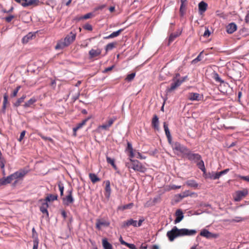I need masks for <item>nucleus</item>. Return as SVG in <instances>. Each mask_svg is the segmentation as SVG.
<instances>
[{"label": "nucleus", "mask_w": 249, "mask_h": 249, "mask_svg": "<svg viewBox=\"0 0 249 249\" xmlns=\"http://www.w3.org/2000/svg\"><path fill=\"white\" fill-rule=\"evenodd\" d=\"M196 233V230H190L185 228L179 229L177 226H174L171 230L167 231L166 235L170 241H173L177 237L184 236H193Z\"/></svg>", "instance_id": "1"}, {"label": "nucleus", "mask_w": 249, "mask_h": 249, "mask_svg": "<svg viewBox=\"0 0 249 249\" xmlns=\"http://www.w3.org/2000/svg\"><path fill=\"white\" fill-rule=\"evenodd\" d=\"M135 157H129L125 161V166L128 168L132 169L134 171L144 173L146 168L137 160L135 159Z\"/></svg>", "instance_id": "2"}, {"label": "nucleus", "mask_w": 249, "mask_h": 249, "mask_svg": "<svg viewBox=\"0 0 249 249\" xmlns=\"http://www.w3.org/2000/svg\"><path fill=\"white\" fill-rule=\"evenodd\" d=\"M173 149L177 153L183 154V156H200L198 154L192 153L191 151L184 145L178 142H175L172 143Z\"/></svg>", "instance_id": "3"}, {"label": "nucleus", "mask_w": 249, "mask_h": 249, "mask_svg": "<svg viewBox=\"0 0 249 249\" xmlns=\"http://www.w3.org/2000/svg\"><path fill=\"white\" fill-rule=\"evenodd\" d=\"M190 160L195 162L198 168L200 169L203 173H206V170L203 160L201 159V157H187Z\"/></svg>", "instance_id": "4"}, {"label": "nucleus", "mask_w": 249, "mask_h": 249, "mask_svg": "<svg viewBox=\"0 0 249 249\" xmlns=\"http://www.w3.org/2000/svg\"><path fill=\"white\" fill-rule=\"evenodd\" d=\"M68 195L62 198L63 204L65 206H69L71 204L74 202V199L72 196V189H69L67 191Z\"/></svg>", "instance_id": "5"}, {"label": "nucleus", "mask_w": 249, "mask_h": 249, "mask_svg": "<svg viewBox=\"0 0 249 249\" xmlns=\"http://www.w3.org/2000/svg\"><path fill=\"white\" fill-rule=\"evenodd\" d=\"M116 120V117H113L109 119L107 123L103 124L97 127V131L100 132L102 130H108L109 127L112 125L115 121Z\"/></svg>", "instance_id": "6"}, {"label": "nucleus", "mask_w": 249, "mask_h": 249, "mask_svg": "<svg viewBox=\"0 0 249 249\" xmlns=\"http://www.w3.org/2000/svg\"><path fill=\"white\" fill-rule=\"evenodd\" d=\"M249 192L247 189H244L242 190L237 191L235 193V196L234 197L235 201L239 202L241 200L248 195Z\"/></svg>", "instance_id": "7"}, {"label": "nucleus", "mask_w": 249, "mask_h": 249, "mask_svg": "<svg viewBox=\"0 0 249 249\" xmlns=\"http://www.w3.org/2000/svg\"><path fill=\"white\" fill-rule=\"evenodd\" d=\"M76 34L72 31L69 34L67 35L64 39V41L66 44L69 46L72 43L75 39Z\"/></svg>", "instance_id": "8"}, {"label": "nucleus", "mask_w": 249, "mask_h": 249, "mask_svg": "<svg viewBox=\"0 0 249 249\" xmlns=\"http://www.w3.org/2000/svg\"><path fill=\"white\" fill-rule=\"evenodd\" d=\"M32 237L33 240V249H38L39 244V239L38 238V234L36 232L35 228H33L32 230Z\"/></svg>", "instance_id": "9"}, {"label": "nucleus", "mask_w": 249, "mask_h": 249, "mask_svg": "<svg viewBox=\"0 0 249 249\" xmlns=\"http://www.w3.org/2000/svg\"><path fill=\"white\" fill-rule=\"evenodd\" d=\"M203 99V95H200L198 93H190L188 96V99L190 101H200Z\"/></svg>", "instance_id": "10"}, {"label": "nucleus", "mask_w": 249, "mask_h": 249, "mask_svg": "<svg viewBox=\"0 0 249 249\" xmlns=\"http://www.w3.org/2000/svg\"><path fill=\"white\" fill-rule=\"evenodd\" d=\"M198 12L200 15H202L207 10L208 4L204 1H200L198 4Z\"/></svg>", "instance_id": "11"}, {"label": "nucleus", "mask_w": 249, "mask_h": 249, "mask_svg": "<svg viewBox=\"0 0 249 249\" xmlns=\"http://www.w3.org/2000/svg\"><path fill=\"white\" fill-rule=\"evenodd\" d=\"M28 172V171L27 170L21 169L13 173V175L15 179H19L24 177Z\"/></svg>", "instance_id": "12"}, {"label": "nucleus", "mask_w": 249, "mask_h": 249, "mask_svg": "<svg viewBox=\"0 0 249 249\" xmlns=\"http://www.w3.org/2000/svg\"><path fill=\"white\" fill-rule=\"evenodd\" d=\"M175 214L176 218L174 221V223L177 224L183 219L184 215L182 211L180 209L177 210Z\"/></svg>", "instance_id": "13"}, {"label": "nucleus", "mask_w": 249, "mask_h": 249, "mask_svg": "<svg viewBox=\"0 0 249 249\" xmlns=\"http://www.w3.org/2000/svg\"><path fill=\"white\" fill-rule=\"evenodd\" d=\"M110 225V222L107 221H101L99 219L96 220V228L98 230H100L101 226L108 227Z\"/></svg>", "instance_id": "14"}, {"label": "nucleus", "mask_w": 249, "mask_h": 249, "mask_svg": "<svg viewBox=\"0 0 249 249\" xmlns=\"http://www.w3.org/2000/svg\"><path fill=\"white\" fill-rule=\"evenodd\" d=\"M237 28L236 24L234 22L229 23L226 26V31L228 34H231L234 33Z\"/></svg>", "instance_id": "15"}, {"label": "nucleus", "mask_w": 249, "mask_h": 249, "mask_svg": "<svg viewBox=\"0 0 249 249\" xmlns=\"http://www.w3.org/2000/svg\"><path fill=\"white\" fill-rule=\"evenodd\" d=\"M180 85V82H179L178 80H177L176 81H173V83H171L170 87L167 88L166 91L167 92H171Z\"/></svg>", "instance_id": "16"}, {"label": "nucleus", "mask_w": 249, "mask_h": 249, "mask_svg": "<svg viewBox=\"0 0 249 249\" xmlns=\"http://www.w3.org/2000/svg\"><path fill=\"white\" fill-rule=\"evenodd\" d=\"M152 126L154 129L159 131V119L157 115H154L152 120Z\"/></svg>", "instance_id": "17"}, {"label": "nucleus", "mask_w": 249, "mask_h": 249, "mask_svg": "<svg viewBox=\"0 0 249 249\" xmlns=\"http://www.w3.org/2000/svg\"><path fill=\"white\" fill-rule=\"evenodd\" d=\"M124 30V29H123V28L120 29L119 30H118L116 31L113 32L109 35L106 36H104L103 37V38L104 39H108L116 37L119 36L120 35V34L121 33V32H123Z\"/></svg>", "instance_id": "18"}, {"label": "nucleus", "mask_w": 249, "mask_h": 249, "mask_svg": "<svg viewBox=\"0 0 249 249\" xmlns=\"http://www.w3.org/2000/svg\"><path fill=\"white\" fill-rule=\"evenodd\" d=\"M101 50L100 49L97 50L91 49L89 53V58H93L99 56L101 53Z\"/></svg>", "instance_id": "19"}, {"label": "nucleus", "mask_w": 249, "mask_h": 249, "mask_svg": "<svg viewBox=\"0 0 249 249\" xmlns=\"http://www.w3.org/2000/svg\"><path fill=\"white\" fill-rule=\"evenodd\" d=\"M133 226L134 227H137V220H135L132 218L127 220L126 221H124L123 223V227L124 228L125 227H129L130 226Z\"/></svg>", "instance_id": "20"}, {"label": "nucleus", "mask_w": 249, "mask_h": 249, "mask_svg": "<svg viewBox=\"0 0 249 249\" xmlns=\"http://www.w3.org/2000/svg\"><path fill=\"white\" fill-rule=\"evenodd\" d=\"M106 187H105V196L107 198H108L110 197L111 189L110 188V183L109 180H107L105 181Z\"/></svg>", "instance_id": "21"}, {"label": "nucleus", "mask_w": 249, "mask_h": 249, "mask_svg": "<svg viewBox=\"0 0 249 249\" xmlns=\"http://www.w3.org/2000/svg\"><path fill=\"white\" fill-rule=\"evenodd\" d=\"M125 152L127 154H129L128 156H134L133 148L130 142H127Z\"/></svg>", "instance_id": "22"}, {"label": "nucleus", "mask_w": 249, "mask_h": 249, "mask_svg": "<svg viewBox=\"0 0 249 249\" xmlns=\"http://www.w3.org/2000/svg\"><path fill=\"white\" fill-rule=\"evenodd\" d=\"M49 207L48 203L44 201L42 203V205L40 207V211L43 213L46 214L47 216H49V213L47 208Z\"/></svg>", "instance_id": "23"}, {"label": "nucleus", "mask_w": 249, "mask_h": 249, "mask_svg": "<svg viewBox=\"0 0 249 249\" xmlns=\"http://www.w3.org/2000/svg\"><path fill=\"white\" fill-rule=\"evenodd\" d=\"M35 36V33L30 32L22 38V41L23 43H27L29 40L33 38V36Z\"/></svg>", "instance_id": "24"}, {"label": "nucleus", "mask_w": 249, "mask_h": 249, "mask_svg": "<svg viewBox=\"0 0 249 249\" xmlns=\"http://www.w3.org/2000/svg\"><path fill=\"white\" fill-rule=\"evenodd\" d=\"M39 2V0H29L28 2L22 3L21 5L24 7H26L34 4L35 5H37Z\"/></svg>", "instance_id": "25"}, {"label": "nucleus", "mask_w": 249, "mask_h": 249, "mask_svg": "<svg viewBox=\"0 0 249 249\" xmlns=\"http://www.w3.org/2000/svg\"><path fill=\"white\" fill-rule=\"evenodd\" d=\"M68 45L66 44L65 42L63 40H59L57 42L56 46H55V50H62L66 47H67Z\"/></svg>", "instance_id": "26"}, {"label": "nucleus", "mask_w": 249, "mask_h": 249, "mask_svg": "<svg viewBox=\"0 0 249 249\" xmlns=\"http://www.w3.org/2000/svg\"><path fill=\"white\" fill-rule=\"evenodd\" d=\"M37 100L36 97H33L29 99L28 101L26 102L25 104L23 105V107L25 108L30 107L32 105H33L36 102Z\"/></svg>", "instance_id": "27"}, {"label": "nucleus", "mask_w": 249, "mask_h": 249, "mask_svg": "<svg viewBox=\"0 0 249 249\" xmlns=\"http://www.w3.org/2000/svg\"><path fill=\"white\" fill-rule=\"evenodd\" d=\"M57 197L58 196L57 195L49 194L46 197V198L44 200H43V201H45L47 203H48V202L53 201L54 200H57Z\"/></svg>", "instance_id": "28"}, {"label": "nucleus", "mask_w": 249, "mask_h": 249, "mask_svg": "<svg viewBox=\"0 0 249 249\" xmlns=\"http://www.w3.org/2000/svg\"><path fill=\"white\" fill-rule=\"evenodd\" d=\"M212 235V233L206 229H203L200 233V235L205 237L207 238L211 237Z\"/></svg>", "instance_id": "29"}, {"label": "nucleus", "mask_w": 249, "mask_h": 249, "mask_svg": "<svg viewBox=\"0 0 249 249\" xmlns=\"http://www.w3.org/2000/svg\"><path fill=\"white\" fill-rule=\"evenodd\" d=\"M102 244L104 249H112V245L108 242L107 238L103 239Z\"/></svg>", "instance_id": "30"}, {"label": "nucleus", "mask_w": 249, "mask_h": 249, "mask_svg": "<svg viewBox=\"0 0 249 249\" xmlns=\"http://www.w3.org/2000/svg\"><path fill=\"white\" fill-rule=\"evenodd\" d=\"M26 96L25 94L23 95L20 98L18 99L17 101L13 104L15 107H18L20 106V104L23 102L24 99L26 98Z\"/></svg>", "instance_id": "31"}, {"label": "nucleus", "mask_w": 249, "mask_h": 249, "mask_svg": "<svg viewBox=\"0 0 249 249\" xmlns=\"http://www.w3.org/2000/svg\"><path fill=\"white\" fill-rule=\"evenodd\" d=\"M89 178L91 182L93 183H95L96 182H98L100 180V178H98L97 176L94 173H89Z\"/></svg>", "instance_id": "32"}, {"label": "nucleus", "mask_w": 249, "mask_h": 249, "mask_svg": "<svg viewBox=\"0 0 249 249\" xmlns=\"http://www.w3.org/2000/svg\"><path fill=\"white\" fill-rule=\"evenodd\" d=\"M8 95L7 93H5L3 95V102L2 107L3 112H5L6 104L8 103Z\"/></svg>", "instance_id": "33"}, {"label": "nucleus", "mask_w": 249, "mask_h": 249, "mask_svg": "<svg viewBox=\"0 0 249 249\" xmlns=\"http://www.w3.org/2000/svg\"><path fill=\"white\" fill-rule=\"evenodd\" d=\"M107 161L108 163L111 164L113 168L115 170H118V168L116 164H115V160L114 159L111 158L110 157H107Z\"/></svg>", "instance_id": "34"}, {"label": "nucleus", "mask_w": 249, "mask_h": 249, "mask_svg": "<svg viewBox=\"0 0 249 249\" xmlns=\"http://www.w3.org/2000/svg\"><path fill=\"white\" fill-rule=\"evenodd\" d=\"M186 184L188 186L193 187V188H196L198 186V184L197 182L193 179H190L188 180L186 182Z\"/></svg>", "instance_id": "35"}, {"label": "nucleus", "mask_w": 249, "mask_h": 249, "mask_svg": "<svg viewBox=\"0 0 249 249\" xmlns=\"http://www.w3.org/2000/svg\"><path fill=\"white\" fill-rule=\"evenodd\" d=\"M180 35V33H172L170 36H169V43H168V45H170V44L173 42L175 38H176L177 37H178Z\"/></svg>", "instance_id": "36"}, {"label": "nucleus", "mask_w": 249, "mask_h": 249, "mask_svg": "<svg viewBox=\"0 0 249 249\" xmlns=\"http://www.w3.org/2000/svg\"><path fill=\"white\" fill-rule=\"evenodd\" d=\"M208 177L213 180L217 179L220 178L217 172H212V173H209Z\"/></svg>", "instance_id": "37"}, {"label": "nucleus", "mask_w": 249, "mask_h": 249, "mask_svg": "<svg viewBox=\"0 0 249 249\" xmlns=\"http://www.w3.org/2000/svg\"><path fill=\"white\" fill-rule=\"evenodd\" d=\"M213 78L216 82L220 83V84L225 83L224 81L221 79L219 74L216 72L213 73Z\"/></svg>", "instance_id": "38"}, {"label": "nucleus", "mask_w": 249, "mask_h": 249, "mask_svg": "<svg viewBox=\"0 0 249 249\" xmlns=\"http://www.w3.org/2000/svg\"><path fill=\"white\" fill-rule=\"evenodd\" d=\"M163 128L165 131V135L166 137H169L170 138V136H171L169 129L168 128V125L167 123L165 122L163 123Z\"/></svg>", "instance_id": "39"}, {"label": "nucleus", "mask_w": 249, "mask_h": 249, "mask_svg": "<svg viewBox=\"0 0 249 249\" xmlns=\"http://www.w3.org/2000/svg\"><path fill=\"white\" fill-rule=\"evenodd\" d=\"M115 44L116 43L115 42H111L107 44L105 47L106 51L108 52L112 50L113 48L115 47Z\"/></svg>", "instance_id": "40"}, {"label": "nucleus", "mask_w": 249, "mask_h": 249, "mask_svg": "<svg viewBox=\"0 0 249 249\" xmlns=\"http://www.w3.org/2000/svg\"><path fill=\"white\" fill-rule=\"evenodd\" d=\"M15 176L13 174L7 176L6 178H4L6 184L10 183L14 179H15Z\"/></svg>", "instance_id": "41"}, {"label": "nucleus", "mask_w": 249, "mask_h": 249, "mask_svg": "<svg viewBox=\"0 0 249 249\" xmlns=\"http://www.w3.org/2000/svg\"><path fill=\"white\" fill-rule=\"evenodd\" d=\"M5 163V160L3 157H0V167L3 173H4V166Z\"/></svg>", "instance_id": "42"}, {"label": "nucleus", "mask_w": 249, "mask_h": 249, "mask_svg": "<svg viewBox=\"0 0 249 249\" xmlns=\"http://www.w3.org/2000/svg\"><path fill=\"white\" fill-rule=\"evenodd\" d=\"M203 53V51H202L200 53L197 55V56L194 59H193L192 61V64H196L197 62L201 61L202 59L203 56L202 54Z\"/></svg>", "instance_id": "43"}, {"label": "nucleus", "mask_w": 249, "mask_h": 249, "mask_svg": "<svg viewBox=\"0 0 249 249\" xmlns=\"http://www.w3.org/2000/svg\"><path fill=\"white\" fill-rule=\"evenodd\" d=\"M181 4L179 8V11H185L187 2V0H180Z\"/></svg>", "instance_id": "44"}, {"label": "nucleus", "mask_w": 249, "mask_h": 249, "mask_svg": "<svg viewBox=\"0 0 249 249\" xmlns=\"http://www.w3.org/2000/svg\"><path fill=\"white\" fill-rule=\"evenodd\" d=\"M247 219L246 218H243L241 217L236 216L234 218L231 220V222H240L243 221H245Z\"/></svg>", "instance_id": "45"}, {"label": "nucleus", "mask_w": 249, "mask_h": 249, "mask_svg": "<svg viewBox=\"0 0 249 249\" xmlns=\"http://www.w3.org/2000/svg\"><path fill=\"white\" fill-rule=\"evenodd\" d=\"M136 75L135 72H132L130 74H127L125 80L128 82L131 81L135 77Z\"/></svg>", "instance_id": "46"}, {"label": "nucleus", "mask_w": 249, "mask_h": 249, "mask_svg": "<svg viewBox=\"0 0 249 249\" xmlns=\"http://www.w3.org/2000/svg\"><path fill=\"white\" fill-rule=\"evenodd\" d=\"M90 117H88L84 120H83L81 123H78L76 124V126L80 129L84 125L86 124L87 122L90 119Z\"/></svg>", "instance_id": "47"}, {"label": "nucleus", "mask_w": 249, "mask_h": 249, "mask_svg": "<svg viewBox=\"0 0 249 249\" xmlns=\"http://www.w3.org/2000/svg\"><path fill=\"white\" fill-rule=\"evenodd\" d=\"M20 88V86H17L16 88L13 90L12 93L11 95V97L12 98L16 97L17 95V94Z\"/></svg>", "instance_id": "48"}, {"label": "nucleus", "mask_w": 249, "mask_h": 249, "mask_svg": "<svg viewBox=\"0 0 249 249\" xmlns=\"http://www.w3.org/2000/svg\"><path fill=\"white\" fill-rule=\"evenodd\" d=\"M58 186L59 187V189L60 193V196H62L63 195L64 187L63 184L61 182H59L58 183Z\"/></svg>", "instance_id": "49"}, {"label": "nucleus", "mask_w": 249, "mask_h": 249, "mask_svg": "<svg viewBox=\"0 0 249 249\" xmlns=\"http://www.w3.org/2000/svg\"><path fill=\"white\" fill-rule=\"evenodd\" d=\"M15 18V16L12 15H9L7 17L2 18V19H4L6 22L9 23L11 21V20Z\"/></svg>", "instance_id": "50"}, {"label": "nucleus", "mask_w": 249, "mask_h": 249, "mask_svg": "<svg viewBox=\"0 0 249 249\" xmlns=\"http://www.w3.org/2000/svg\"><path fill=\"white\" fill-rule=\"evenodd\" d=\"M238 142L237 141H234V142H232L230 144H229L228 143H226V146L228 148H231L232 147H234V146H235L237 145L238 144Z\"/></svg>", "instance_id": "51"}, {"label": "nucleus", "mask_w": 249, "mask_h": 249, "mask_svg": "<svg viewBox=\"0 0 249 249\" xmlns=\"http://www.w3.org/2000/svg\"><path fill=\"white\" fill-rule=\"evenodd\" d=\"M83 28L85 30H87L88 31H92V26H91V25H90L89 23H86V24H85L83 26Z\"/></svg>", "instance_id": "52"}, {"label": "nucleus", "mask_w": 249, "mask_h": 249, "mask_svg": "<svg viewBox=\"0 0 249 249\" xmlns=\"http://www.w3.org/2000/svg\"><path fill=\"white\" fill-rule=\"evenodd\" d=\"M133 203H130L129 204H127L124 205L122 207V210H125V209H131L133 207Z\"/></svg>", "instance_id": "53"}, {"label": "nucleus", "mask_w": 249, "mask_h": 249, "mask_svg": "<svg viewBox=\"0 0 249 249\" xmlns=\"http://www.w3.org/2000/svg\"><path fill=\"white\" fill-rule=\"evenodd\" d=\"M230 169L229 168H227L220 172H217V173L219 175V177H220L221 176H223L228 173Z\"/></svg>", "instance_id": "54"}, {"label": "nucleus", "mask_w": 249, "mask_h": 249, "mask_svg": "<svg viewBox=\"0 0 249 249\" xmlns=\"http://www.w3.org/2000/svg\"><path fill=\"white\" fill-rule=\"evenodd\" d=\"M211 33V32L210 31V30H209L208 28H205V31L203 34V36L204 37H208L210 36Z\"/></svg>", "instance_id": "55"}, {"label": "nucleus", "mask_w": 249, "mask_h": 249, "mask_svg": "<svg viewBox=\"0 0 249 249\" xmlns=\"http://www.w3.org/2000/svg\"><path fill=\"white\" fill-rule=\"evenodd\" d=\"M25 133H26L25 130H23L21 132V133L20 134L19 138L18 139V141L19 142H21L22 140V139H23V138L25 136Z\"/></svg>", "instance_id": "56"}, {"label": "nucleus", "mask_w": 249, "mask_h": 249, "mask_svg": "<svg viewBox=\"0 0 249 249\" xmlns=\"http://www.w3.org/2000/svg\"><path fill=\"white\" fill-rule=\"evenodd\" d=\"M40 137L42 139L45 140V141H49L51 142H53V140L51 137H48L47 136H45L44 135H41Z\"/></svg>", "instance_id": "57"}, {"label": "nucleus", "mask_w": 249, "mask_h": 249, "mask_svg": "<svg viewBox=\"0 0 249 249\" xmlns=\"http://www.w3.org/2000/svg\"><path fill=\"white\" fill-rule=\"evenodd\" d=\"M237 75L235 76L233 78L234 80H239V78L241 77V72L239 71H235Z\"/></svg>", "instance_id": "58"}, {"label": "nucleus", "mask_w": 249, "mask_h": 249, "mask_svg": "<svg viewBox=\"0 0 249 249\" xmlns=\"http://www.w3.org/2000/svg\"><path fill=\"white\" fill-rule=\"evenodd\" d=\"M92 15V13H88L86 14V15L82 16L83 19H86L89 18H91Z\"/></svg>", "instance_id": "59"}, {"label": "nucleus", "mask_w": 249, "mask_h": 249, "mask_svg": "<svg viewBox=\"0 0 249 249\" xmlns=\"http://www.w3.org/2000/svg\"><path fill=\"white\" fill-rule=\"evenodd\" d=\"M190 195V194L189 191H186L182 193V195H180V196L183 198V197L188 196Z\"/></svg>", "instance_id": "60"}, {"label": "nucleus", "mask_w": 249, "mask_h": 249, "mask_svg": "<svg viewBox=\"0 0 249 249\" xmlns=\"http://www.w3.org/2000/svg\"><path fill=\"white\" fill-rule=\"evenodd\" d=\"M114 67V65H112L110 67H107V68H106L103 71V72L104 73H106V72H107L109 71H111L113 68Z\"/></svg>", "instance_id": "61"}, {"label": "nucleus", "mask_w": 249, "mask_h": 249, "mask_svg": "<svg viewBox=\"0 0 249 249\" xmlns=\"http://www.w3.org/2000/svg\"><path fill=\"white\" fill-rule=\"evenodd\" d=\"M130 249H137L134 244L128 243L127 246Z\"/></svg>", "instance_id": "62"}, {"label": "nucleus", "mask_w": 249, "mask_h": 249, "mask_svg": "<svg viewBox=\"0 0 249 249\" xmlns=\"http://www.w3.org/2000/svg\"><path fill=\"white\" fill-rule=\"evenodd\" d=\"M240 178L244 180H245V181H247L248 182H249V176H240L239 177Z\"/></svg>", "instance_id": "63"}, {"label": "nucleus", "mask_w": 249, "mask_h": 249, "mask_svg": "<svg viewBox=\"0 0 249 249\" xmlns=\"http://www.w3.org/2000/svg\"><path fill=\"white\" fill-rule=\"evenodd\" d=\"M245 19L247 23H249V11H248Z\"/></svg>", "instance_id": "64"}]
</instances>
